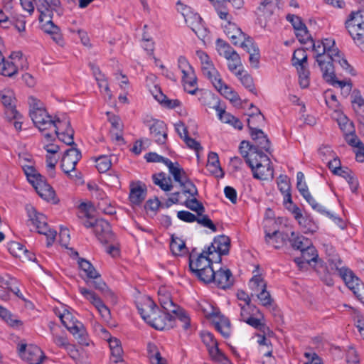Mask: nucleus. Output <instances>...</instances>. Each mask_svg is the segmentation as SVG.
I'll list each match as a JSON object with an SVG mask.
<instances>
[{
  "label": "nucleus",
  "mask_w": 364,
  "mask_h": 364,
  "mask_svg": "<svg viewBox=\"0 0 364 364\" xmlns=\"http://www.w3.org/2000/svg\"><path fill=\"white\" fill-rule=\"evenodd\" d=\"M351 103L355 112L359 115L364 114V99L360 92L355 90L353 91L351 96Z\"/></svg>",
  "instance_id": "obj_40"
},
{
  "label": "nucleus",
  "mask_w": 364,
  "mask_h": 364,
  "mask_svg": "<svg viewBox=\"0 0 364 364\" xmlns=\"http://www.w3.org/2000/svg\"><path fill=\"white\" fill-rule=\"evenodd\" d=\"M81 158L80 151L75 148H71L65 151L62 160L61 168L66 174H70L75 171L77 163Z\"/></svg>",
  "instance_id": "obj_21"
},
{
  "label": "nucleus",
  "mask_w": 364,
  "mask_h": 364,
  "mask_svg": "<svg viewBox=\"0 0 364 364\" xmlns=\"http://www.w3.org/2000/svg\"><path fill=\"white\" fill-rule=\"evenodd\" d=\"M185 205L188 208L195 211L197 214L203 213L205 211L203 204L195 198L186 200Z\"/></svg>",
  "instance_id": "obj_61"
},
{
  "label": "nucleus",
  "mask_w": 364,
  "mask_h": 364,
  "mask_svg": "<svg viewBox=\"0 0 364 364\" xmlns=\"http://www.w3.org/2000/svg\"><path fill=\"white\" fill-rule=\"evenodd\" d=\"M137 309L141 318L149 323L151 318L156 316L159 308L156 307L153 300L148 296H144L137 301Z\"/></svg>",
  "instance_id": "obj_18"
},
{
  "label": "nucleus",
  "mask_w": 364,
  "mask_h": 364,
  "mask_svg": "<svg viewBox=\"0 0 364 364\" xmlns=\"http://www.w3.org/2000/svg\"><path fill=\"white\" fill-rule=\"evenodd\" d=\"M307 60V53L303 48L296 49L292 57V64L297 68L305 67L304 63Z\"/></svg>",
  "instance_id": "obj_51"
},
{
  "label": "nucleus",
  "mask_w": 364,
  "mask_h": 364,
  "mask_svg": "<svg viewBox=\"0 0 364 364\" xmlns=\"http://www.w3.org/2000/svg\"><path fill=\"white\" fill-rule=\"evenodd\" d=\"M287 20L291 23L295 34L300 42L304 43L310 38L307 28L300 17L294 14H288Z\"/></svg>",
  "instance_id": "obj_23"
},
{
  "label": "nucleus",
  "mask_w": 364,
  "mask_h": 364,
  "mask_svg": "<svg viewBox=\"0 0 364 364\" xmlns=\"http://www.w3.org/2000/svg\"><path fill=\"white\" fill-rule=\"evenodd\" d=\"M171 174L173 176L174 180L179 183L184 193H188L191 196L198 194L196 186L188 178L186 173L179 164L172 171Z\"/></svg>",
  "instance_id": "obj_16"
},
{
  "label": "nucleus",
  "mask_w": 364,
  "mask_h": 364,
  "mask_svg": "<svg viewBox=\"0 0 364 364\" xmlns=\"http://www.w3.org/2000/svg\"><path fill=\"white\" fill-rule=\"evenodd\" d=\"M207 168L208 171L215 177L223 176V172L220 165L218 155L215 152H210L208 156Z\"/></svg>",
  "instance_id": "obj_32"
},
{
  "label": "nucleus",
  "mask_w": 364,
  "mask_h": 364,
  "mask_svg": "<svg viewBox=\"0 0 364 364\" xmlns=\"http://www.w3.org/2000/svg\"><path fill=\"white\" fill-rule=\"evenodd\" d=\"M78 290L83 297L89 301L95 307L102 301V299L97 294L92 290L82 287H79Z\"/></svg>",
  "instance_id": "obj_50"
},
{
  "label": "nucleus",
  "mask_w": 364,
  "mask_h": 364,
  "mask_svg": "<svg viewBox=\"0 0 364 364\" xmlns=\"http://www.w3.org/2000/svg\"><path fill=\"white\" fill-rule=\"evenodd\" d=\"M337 115V122L338 126L341 131L343 132V134L348 132H354V126L352 122H350L347 117L343 114L341 112H336Z\"/></svg>",
  "instance_id": "obj_47"
},
{
  "label": "nucleus",
  "mask_w": 364,
  "mask_h": 364,
  "mask_svg": "<svg viewBox=\"0 0 364 364\" xmlns=\"http://www.w3.org/2000/svg\"><path fill=\"white\" fill-rule=\"evenodd\" d=\"M58 317L62 324L73 335L81 345L88 346L87 333L84 325L77 320L69 311L64 309Z\"/></svg>",
  "instance_id": "obj_7"
},
{
  "label": "nucleus",
  "mask_w": 364,
  "mask_h": 364,
  "mask_svg": "<svg viewBox=\"0 0 364 364\" xmlns=\"http://www.w3.org/2000/svg\"><path fill=\"white\" fill-rule=\"evenodd\" d=\"M159 301L162 308L167 311L176 312V306L171 298L170 293L166 287H160L158 291Z\"/></svg>",
  "instance_id": "obj_31"
},
{
  "label": "nucleus",
  "mask_w": 364,
  "mask_h": 364,
  "mask_svg": "<svg viewBox=\"0 0 364 364\" xmlns=\"http://www.w3.org/2000/svg\"><path fill=\"white\" fill-rule=\"evenodd\" d=\"M146 197V188L140 183H132L129 200L132 206H139L145 200Z\"/></svg>",
  "instance_id": "obj_22"
},
{
  "label": "nucleus",
  "mask_w": 364,
  "mask_h": 364,
  "mask_svg": "<svg viewBox=\"0 0 364 364\" xmlns=\"http://www.w3.org/2000/svg\"><path fill=\"white\" fill-rule=\"evenodd\" d=\"M145 159L148 162H162L164 163L169 170V172L171 173L172 171L176 168V167L178 165V163L173 164L168 159L164 158L156 153H149L145 156Z\"/></svg>",
  "instance_id": "obj_41"
},
{
  "label": "nucleus",
  "mask_w": 364,
  "mask_h": 364,
  "mask_svg": "<svg viewBox=\"0 0 364 364\" xmlns=\"http://www.w3.org/2000/svg\"><path fill=\"white\" fill-rule=\"evenodd\" d=\"M26 210L29 221L36 228L38 233L44 235L47 238V245L50 246L54 242L56 237V231L48 228L46 216L36 211L35 208L31 205L26 206Z\"/></svg>",
  "instance_id": "obj_11"
},
{
  "label": "nucleus",
  "mask_w": 364,
  "mask_h": 364,
  "mask_svg": "<svg viewBox=\"0 0 364 364\" xmlns=\"http://www.w3.org/2000/svg\"><path fill=\"white\" fill-rule=\"evenodd\" d=\"M110 364H126L123 359L122 348L110 350Z\"/></svg>",
  "instance_id": "obj_60"
},
{
  "label": "nucleus",
  "mask_w": 364,
  "mask_h": 364,
  "mask_svg": "<svg viewBox=\"0 0 364 364\" xmlns=\"http://www.w3.org/2000/svg\"><path fill=\"white\" fill-rule=\"evenodd\" d=\"M196 54L200 60L203 75L211 82L214 87L230 101L239 100L237 92L223 82L208 55L201 50H196Z\"/></svg>",
  "instance_id": "obj_3"
},
{
  "label": "nucleus",
  "mask_w": 364,
  "mask_h": 364,
  "mask_svg": "<svg viewBox=\"0 0 364 364\" xmlns=\"http://www.w3.org/2000/svg\"><path fill=\"white\" fill-rule=\"evenodd\" d=\"M216 50L220 56L228 58L236 51L226 42L221 39L216 41Z\"/></svg>",
  "instance_id": "obj_49"
},
{
  "label": "nucleus",
  "mask_w": 364,
  "mask_h": 364,
  "mask_svg": "<svg viewBox=\"0 0 364 364\" xmlns=\"http://www.w3.org/2000/svg\"><path fill=\"white\" fill-rule=\"evenodd\" d=\"M265 240L267 244L277 249L283 246L287 240H289V236L284 232L274 231L272 234L267 233Z\"/></svg>",
  "instance_id": "obj_33"
},
{
  "label": "nucleus",
  "mask_w": 364,
  "mask_h": 364,
  "mask_svg": "<svg viewBox=\"0 0 364 364\" xmlns=\"http://www.w3.org/2000/svg\"><path fill=\"white\" fill-rule=\"evenodd\" d=\"M147 351L152 364H160L161 362L166 360L161 356L157 347L154 343H148Z\"/></svg>",
  "instance_id": "obj_53"
},
{
  "label": "nucleus",
  "mask_w": 364,
  "mask_h": 364,
  "mask_svg": "<svg viewBox=\"0 0 364 364\" xmlns=\"http://www.w3.org/2000/svg\"><path fill=\"white\" fill-rule=\"evenodd\" d=\"M240 151L242 156L245 159L246 163L250 165V156L251 154H260L261 151L257 150L255 146H249V144L245 141H242Z\"/></svg>",
  "instance_id": "obj_52"
},
{
  "label": "nucleus",
  "mask_w": 364,
  "mask_h": 364,
  "mask_svg": "<svg viewBox=\"0 0 364 364\" xmlns=\"http://www.w3.org/2000/svg\"><path fill=\"white\" fill-rule=\"evenodd\" d=\"M28 68L27 58L21 51H15L12 52L6 60L3 56V60L0 63V74L12 77L19 70H26Z\"/></svg>",
  "instance_id": "obj_10"
},
{
  "label": "nucleus",
  "mask_w": 364,
  "mask_h": 364,
  "mask_svg": "<svg viewBox=\"0 0 364 364\" xmlns=\"http://www.w3.org/2000/svg\"><path fill=\"white\" fill-rule=\"evenodd\" d=\"M303 232L306 234L314 233L317 231V225L309 218L306 217L302 222L299 224Z\"/></svg>",
  "instance_id": "obj_58"
},
{
  "label": "nucleus",
  "mask_w": 364,
  "mask_h": 364,
  "mask_svg": "<svg viewBox=\"0 0 364 364\" xmlns=\"http://www.w3.org/2000/svg\"><path fill=\"white\" fill-rule=\"evenodd\" d=\"M23 171L28 181L32 184L36 183L39 179H41L43 176L31 166H26L23 167Z\"/></svg>",
  "instance_id": "obj_56"
},
{
  "label": "nucleus",
  "mask_w": 364,
  "mask_h": 364,
  "mask_svg": "<svg viewBox=\"0 0 364 364\" xmlns=\"http://www.w3.org/2000/svg\"><path fill=\"white\" fill-rule=\"evenodd\" d=\"M336 274L343 279L346 286L364 304V284L360 279L350 269L345 267L337 268Z\"/></svg>",
  "instance_id": "obj_12"
},
{
  "label": "nucleus",
  "mask_w": 364,
  "mask_h": 364,
  "mask_svg": "<svg viewBox=\"0 0 364 364\" xmlns=\"http://www.w3.org/2000/svg\"><path fill=\"white\" fill-rule=\"evenodd\" d=\"M214 256L208 254V251H203L200 255L191 253L189 256V267L192 272L205 283L211 282L213 275L212 267Z\"/></svg>",
  "instance_id": "obj_5"
},
{
  "label": "nucleus",
  "mask_w": 364,
  "mask_h": 364,
  "mask_svg": "<svg viewBox=\"0 0 364 364\" xmlns=\"http://www.w3.org/2000/svg\"><path fill=\"white\" fill-rule=\"evenodd\" d=\"M96 168L100 172H106L112 166V161L110 156L107 155H102L97 157L95 160Z\"/></svg>",
  "instance_id": "obj_54"
},
{
  "label": "nucleus",
  "mask_w": 364,
  "mask_h": 364,
  "mask_svg": "<svg viewBox=\"0 0 364 364\" xmlns=\"http://www.w3.org/2000/svg\"><path fill=\"white\" fill-rule=\"evenodd\" d=\"M94 232L101 242H107L112 239L109 223L105 220L100 219L95 221Z\"/></svg>",
  "instance_id": "obj_24"
},
{
  "label": "nucleus",
  "mask_w": 364,
  "mask_h": 364,
  "mask_svg": "<svg viewBox=\"0 0 364 364\" xmlns=\"http://www.w3.org/2000/svg\"><path fill=\"white\" fill-rule=\"evenodd\" d=\"M217 330L225 338L230 336L231 333L230 322L224 315L217 314L214 320Z\"/></svg>",
  "instance_id": "obj_35"
},
{
  "label": "nucleus",
  "mask_w": 364,
  "mask_h": 364,
  "mask_svg": "<svg viewBox=\"0 0 364 364\" xmlns=\"http://www.w3.org/2000/svg\"><path fill=\"white\" fill-rule=\"evenodd\" d=\"M171 311H161L159 309L156 311V316H154L149 323L150 326L158 330L169 328L173 326V316L171 314Z\"/></svg>",
  "instance_id": "obj_20"
},
{
  "label": "nucleus",
  "mask_w": 364,
  "mask_h": 364,
  "mask_svg": "<svg viewBox=\"0 0 364 364\" xmlns=\"http://www.w3.org/2000/svg\"><path fill=\"white\" fill-rule=\"evenodd\" d=\"M277 187L284 196V204L291 205V186L289 178L287 176L281 175L277 180Z\"/></svg>",
  "instance_id": "obj_29"
},
{
  "label": "nucleus",
  "mask_w": 364,
  "mask_h": 364,
  "mask_svg": "<svg viewBox=\"0 0 364 364\" xmlns=\"http://www.w3.org/2000/svg\"><path fill=\"white\" fill-rule=\"evenodd\" d=\"M301 257L295 259V262L299 267H302L304 264H310L311 262H315L318 258L317 251L316 248L311 245V243L301 251Z\"/></svg>",
  "instance_id": "obj_30"
},
{
  "label": "nucleus",
  "mask_w": 364,
  "mask_h": 364,
  "mask_svg": "<svg viewBox=\"0 0 364 364\" xmlns=\"http://www.w3.org/2000/svg\"><path fill=\"white\" fill-rule=\"evenodd\" d=\"M184 90L191 95H195L198 91L196 76L182 79Z\"/></svg>",
  "instance_id": "obj_55"
},
{
  "label": "nucleus",
  "mask_w": 364,
  "mask_h": 364,
  "mask_svg": "<svg viewBox=\"0 0 364 364\" xmlns=\"http://www.w3.org/2000/svg\"><path fill=\"white\" fill-rule=\"evenodd\" d=\"M0 99L5 108L6 117L11 120V119H18L21 114L16 108L14 94L11 90H3L0 92Z\"/></svg>",
  "instance_id": "obj_15"
},
{
  "label": "nucleus",
  "mask_w": 364,
  "mask_h": 364,
  "mask_svg": "<svg viewBox=\"0 0 364 364\" xmlns=\"http://www.w3.org/2000/svg\"><path fill=\"white\" fill-rule=\"evenodd\" d=\"M235 76L240 80L242 85L249 91L253 92L255 90V85L253 79L250 74L244 69L241 72H237Z\"/></svg>",
  "instance_id": "obj_48"
},
{
  "label": "nucleus",
  "mask_w": 364,
  "mask_h": 364,
  "mask_svg": "<svg viewBox=\"0 0 364 364\" xmlns=\"http://www.w3.org/2000/svg\"><path fill=\"white\" fill-rule=\"evenodd\" d=\"M9 250L10 252L16 257L26 258L29 260H33L34 255L29 252L26 248L18 242H12L9 245Z\"/></svg>",
  "instance_id": "obj_36"
},
{
  "label": "nucleus",
  "mask_w": 364,
  "mask_h": 364,
  "mask_svg": "<svg viewBox=\"0 0 364 364\" xmlns=\"http://www.w3.org/2000/svg\"><path fill=\"white\" fill-rule=\"evenodd\" d=\"M29 114L38 130L43 133L47 141L54 140L53 132L61 129L59 122L61 117L51 116L46 109L43 103L34 97L28 98Z\"/></svg>",
  "instance_id": "obj_2"
},
{
  "label": "nucleus",
  "mask_w": 364,
  "mask_h": 364,
  "mask_svg": "<svg viewBox=\"0 0 364 364\" xmlns=\"http://www.w3.org/2000/svg\"><path fill=\"white\" fill-rule=\"evenodd\" d=\"M59 124H60L61 129L54 130L53 132V136H57L60 141L68 145L74 144V131L70 127V122L66 115L61 116Z\"/></svg>",
  "instance_id": "obj_17"
},
{
  "label": "nucleus",
  "mask_w": 364,
  "mask_h": 364,
  "mask_svg": "<svg viewBox=\"0 0 364 364\" xmlns=\"http://www.w3.org/2000/svg\"><path fill=\"white\" fill-rule=\"evenodd\" d=\"M299 73V82L301 88H306L309 85V70L305 67L297 68Z\"/></svg>",
  "instance_id": "obj_57"
},
{
  "label": "nucleus",
  "mask_w": 364,
  "mask_h": 364,
  "mask_svg": "<svg viewBox=\"0 0 364 364\" xmlns=\"http://www.w3.org/2000/svg\"><path fill=\"white\" fill-rule=\"evenodd\" d=\"M60 6L59 0H43L37 4V10L40 13L39 21L44 32L50 34L58 43L62 41L60 28L51 20L53 12L58 11Z\"/></svg>",
  "instance_id": "obj_4"
},
{
  "label": "nucleus",
  "mask_w": 364,
  "mask_h": 364,
  "mask_svg": "<svg viewBox=\"0 0 364 364\" xmlns=\"http://www.w3.org/2000/svg\"><path fill=\"white\" fill-rule=\"evenodd\" d=\"M77 263L80 270L85 273L88 279H97L100 277V274L89 261L84 259H79Z\"/></svg>",
  "instance_id": "obj_38"
},
{
  "label": "nucleus",
  "mask_w": 364,
  "mask_h": 364,
  "mask_svg": "<svg viewBox=\"0 0 364 364\" xmlns=\"http://www.w3.org/2000/svg\"><path fill=\"white\" fill-rule=\"evenodd\" d=\"M238 46H240L248 53L253 52L254 50L259 49L255 44L253 40L250 37H247L246 35L244 36V38L242 40L240 41Z\"/></svg>",
  "instance_id": "obj_62"
},
{
  "label": "nucleus",
  "mask_w": 364,
  "mask_h": 364,
  "mask_svg": "<svg viewBox=\"0 0 364 364\" xmlns=\"http://www.w3.org/2000/svg\"><path fill=\"white\" fill-rule=\"evenodd\" d=\"M201 339L203 343L207 346L210 357L213 355L212 350H216L219 351L218 347V342L215 339L213 335L208 331H204L200 333Z\"/></svg>",
  "instance_id": "obj_43"
},
{
  "label": "nucleus",
  "mask_w": 364,
  "mask_h": 364,
  "mask_svg": "<svg viewBox=\"0 0 364 364\" xmlns=\"http://www.w3.org/2000/svg\"><path fill=\"white\" fill-rule=\"evenodd\" d=\"M38 194L47 201L55 202V193L53 188L46 181L43 177L33 185Z\"/></svg>",
  "instance_id": "obj_26"
},
{
  "label": "nucleus",
  "mask_w": 364,
  "mask_h": 364,
  "mask_svg": "<svg viewBox=\"0 0 364 364\" xmlns=\"http://www.w3.org/2000/svg\"><path fill=\"white\" fill-rule=\"evenodd\" d=\"M312 51L325 80L333 81L334 77V63H338L348 73L355 75V70L348 61L341 56L338 48L335 46L332 38L315 41L313 43Z\"/></svg>",
  "instance_id": "obj_1"
},
{
  "label": "nucleus",
  "mask_w": 364,
  "mask_h": 364,
  "mask_svg": "<svg viewBox=\"0 0 364 364\" xmlns=\"http://www.w3.org/2000/svg\"><path fill=\"white\" fill-rule=\"evenodd\" d=\"M346 142L351 146L357 147L358 149L363 146L364 144L358 139L354 132H348L344 134Z\"/></svg>",
  "instance_id": "obj_64"
},
{
  "label": "nucleus",
  "mask_w": 364,
  "mask_h": 364,
  "mask_svg": "<svg viewBox=\"0 0 364 364\" xmlns=\"http://www.w3.org/2000/svg\"><path fill=\"white\" fill-rule=\"evenodd\" d=\"M230 240L228 236L220 235L216 237L211 245L208 248V254L214 256V254L218 255L219 261H220V256L223 255H228L230 250Z\"/></svg>",
  "instance_id": "obj_19"
},
{
  "label": "nucleus",
  "mask_w": 364,
  "mask_h": 364,
  "mask_svg": "<svg viewBox=\"0 0 364 364\" xmlns=\"http://www.w3.org/2000/svg\"><path fill=\"white\" fill-rule=\"evenodd\" d=\"M178 67L182 73V79L189 77L195 76V72L193 67L190 65L188 60L183 57L180 56L178 60Z\"/></svg>",
  "instance_id": "obj_45"
},
{
  "label": "nucleus",
  "mask_w": 364,
  "mask_h": 364,
  "mask_svg": "<svg viewBox=\"0 0 364 364\" xmlns=\"http://www.w3.org/2000/svg\"><path fill=\"white\" fill-rule=\"evenodd\" d=\"M346 25L356 45L364 52V11L352 12Z\"/></svg>",
  "instance_id": "obj_9"
},
{
  "label": "nucleus",
  "mask_w": 364,
  "mask_h": 364,
  "mask_svg": "<svg viewBox=\"0 0 364 364\" xmlns=\"http://www.w3.org/2000/svg\"><path fill=\"white\" fill-rule=\"evenodd\" d=\"M171 313L175 315V316H173V321L178 320L179 322L181 323V326L185 329H187L188 328L190 324V318L184 311L178 309L176 308V312Z\"/></svg>",
  "instance_id": "obj_59"
},
{
  "label": "nucleus",
  "mask_w": 364,
  "mask_h": 364,
  "mask_svg": "<svg viewBox=\"0 0 364 364\" xmlns=\"http://www.w3.org/2000/svg\"><path fill=\"white\" fill-rule=\"evenodd\" d=\"M239 306L240 307V321L264 333L269 331V328L264 323L263 314L255 305L239 304Z\"/></svg>",
  "instance_id": "obj_6"
},
{
  "label": "nucleus",
  "mask_w": 364,
  "mask_h": 364,
  "mask_svg": "<svg viewBox=\"0 0 364 364\" xmlns=\"http://www.w3.org/2000/svg\"><path fill=\"white\" fill-rule=\"evenodd\" d=\"M249 287L252 291V295L267 289V282L264 277L259 274L254 275L249 282Z\"/></svg>",
  "instance_id": "obj_37"
},
{
  "label": "nucleus",
  "mask_w": 364,
  "mask_h": 364,
  "mask_svg": "<svg viewBox=\"0 0 364 364\" xmlns=\"http://www.w3.org/2000/svg\"><path fill=\"white\" fill-rule=\"evenodd\" d=\"M225 59L228 61V68L232 74L236 75L237 72H241L244 69L240 57L237 52Z\"/></svg>",
  "instance_id": "obj_42"
},
{
  "label": "nucleus",
  "mask_w": 364,
  "mask_h": 364,
  "mask_svg": "<svg viewBox=\"0 0 364 364\" xmlns=\"http://www.w3.org/2000/svg\"><path fill=\"white\" fill-rule=\"evenodd\" d=\"M153 181L156 185L159 186L164 191H169L173 187L171 178L166 177L164 173L154 174L153 176Z\"/></svg>",
  "instance_id": "obj_44"
},
{
  "label": "nucleus",
  "mask_w": 364,
  "mask_h": 364,
  "mask_svg": "<svg viewBox=\"0 0 364 364\" xmlns=\"http://www.w3.org/2000/svg\"><path fill=\"white\" fill-rule=\"evenodd\" d=\"M250 165L254 178L259 180L272 178L274 171L269 158L262 152L260 154H251Z\"/></svg>",
  "instance_id": "obj_8"
},
{
  "label": "nucleus",
  "mask_w": 364,
  "mask_h": 364,
  "mask_svg": "<svg viewBox=\"0 0 364 364\" xmlns=\"http://www.w3.org/2000/svg\"><path fill=\"white\" fill-rule=\"evenodd\" d=\"M223 28L225 34L235 46H237L240 41L244 38L245 34L235 23L228 21L223 25Z\"/></svg>",
  "instance_id": "obj_27"
},
{
  "label": "nucleus",
  "mask_w": 364,
  "mask_h": 364,
  "mask_svg": "<svg viewBox=\"0 0 364 364\" xmlns=\"http://www.w3.org/2000/svg\"><path fill=\"white\" fill-rule=\"evenodd\" d=\"M150 134L159 144H164L167 139V128L163 121L154 120L149 127Z\"/></svg>",
  "instance_id": "obj_25"
},
{
  "label": "nucleus",
  "mask_w": 364,
  "mask_h": 364,
  "mask_svg": "<svg viewBox=\"0 0 364 364\" xmlns=\"http://www.w3.org/2000/svg\"><path fill=\"white\" fill-rule=\"evenodd\" d=\"M178 9L181 11L188 26L191 28L196 35L200 38L203 37L205 31L200 16L197 13H195L191 8L183 4H178Z\"/></svg>",
  "instance_id": "obj_13"
},
{
  "label": "nucleus",
  "mask_w": 364,
  "mask_h": 364,
  "mask_svg": "<svg viewBox=\"0 0 364 364\" xmlns=\"http://www.w3.org/2000/svg\"><path fill=\"white\" fill-rule=\"evenodd\" d=\"M259 300L260 304L264 306H269L273 301L271 295L267 289L260 291L255 294Z\"/></svg>",
  "instance_id": "obj_63"
},
{
  "label": "nucleus",
  "mask_w": 364,
  "mask_h": 364,
  "mask_svg": "<svg viewBox=\"0 0 364 364\" xmlns=\"http://www.w3.org/2000/svg\"><path fill=\"white\" fill-rule=\"evenodd\" d=\"M170 248L174 255L181 256L187 252L185 242L178 237L172 238Z\"/></svg>",
  "instance_id": "obj_46"
},
{
  "label": "nucleus",
  "mask_w": 364,
  "mask_h": 364,
  "mask_svg": "<svg viewBox=\"0 0 364 364\" xmlns=\"http://www.w3.org/2000/svg\"><path fill=\"white\" fill-rule=\"evenodd\" d=\"M325 251L328 257V262L331 268V273L336 274L337 268H341V260L336 252V250L331 245H324Z\"/></svg>",
  "instance_id": "obj_34"
},
{
  "label": "nucleus",
  "mask_w": 364,
  "mask_h": 364,
  "mask_svg": "<svg viewBox=\"0 0 364 364\" xmlns=\"http://www.w3.org/2000/svg\"><path fill=\"white\" fill-rule=\"evenodd\" d=\"M289 240L294 249L299 250L300 251L304 250L309 245L311 244V242L309 239L304 237L302 235H299L294 232H291V237H289Z\"/></svg>",
  "instance_id": "obj_39"
},
{
  "label": "nucleus",
  "mask_w": 364,
  "mask_h": 364,
  "mask_svg": "<svg viewBox=\"0 0 364 364\" xmlns=\"http://www.w3.org/2000/svg\"><path fill=\"white\" fill-rule=\"evenodd\" d=\"M231 276L232 274L229 269L222 268H220L218 270L213 269V275L211 282H214L219 287L225 289L231 284Z\"/></svg>",
  "instance_id": "obj_28"
},
{
  "label": "nucleus",
  "mask_w": 364,
  "mask_h": 364,
  "mask_svg": "<svg viewBox=\"0 0 364 364\" xmlns=\"http://www.w3.org/2000/svg\"><path fill=\"white\" fill-rule=\"evenodd\" d=\"M18 349L21 358L30 364H41L45 358L41 349L36 345L20 343Z\"/></svg>",
  "instance_id": "obj_14"
}]
</instances>
